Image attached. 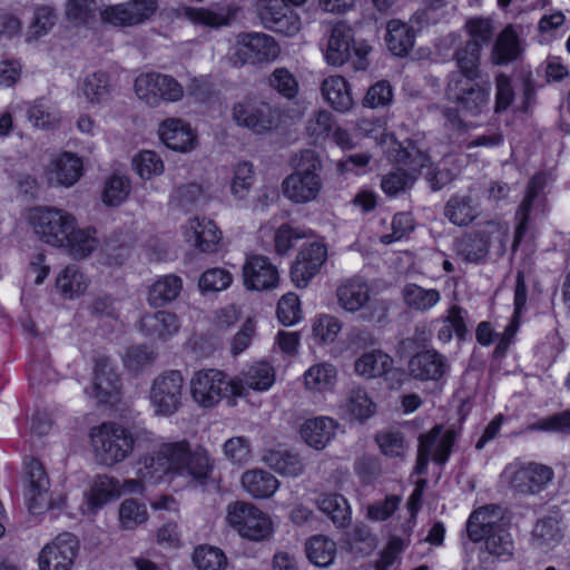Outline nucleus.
<instances>
[{"label": "nucleus", "instance_id": "obj_1", "mask_svg": "<svg viewBox=\"0 0 570 570\" xmlns=\"http://www.w3.org/2000/svg\"><path fill=\"white\" fill-rule=\"evenodd\" d=\"M322 171L320 155L311 149L303 150L295 170L282 183L284 197L298 205L316 200L324 185Z\"/></svg>", "mask_w": 570, "mask_h": 570}, {"label": "nucleus", "instance_id": "obj_2", "mask_svg": "<svg viewBox=\"0 0 570 570\" xmlns=\"http://www.w3.org/2000/svg\"><path fill=\"white\" fill-rule=\"evenodd\" d=\"M140 434L147 435L148 432L140 431L134 435L130 430L117 423H102L91 432L97 459L108 466L122 462L134 451Z\"/></svg>", "mask_w": 570, "mask_h": 570}, {"label": "nucleus", "instance_id": "obj_3", "mask_svg": "<svg viewBox=\"0 0 570 570\" xmlns=\"http://www.w3.org/2000/svg\"><path fill=\"white\" fill-rule=\"evenodd\" d=\"M190 395L200 407H213L224 397L242 396L244 385L239 379H228L217 368L196 371L189 382Z\"/></svg>", "mask_w": 570, "mask_h": 570}, {"label": "nucleus", "instance_id": "obj_4", "mask_svg": "<svg viewBox=\"0 0 570 570\" xmlns=\"http://www.w3.org/2000/svg\"><path fill=\"white\" fill-rule=\"evenodd\" d=\"M490 96L491 83L488 79L448 76L445 97L468 116L478 117L488 110Z\"/></svg>", "mask_w": 570, "mask_h": 570}, {"label": "nucleus", "instance_id": "obj_5", "mask_svg": "<svg viewBox=\"0 0 570 570\" xmlns=\"http://www.w3.org/2000/svg\"><path fill=\"white\" fill-rule=\"evenodd\" d=\"M187 451V440L169 441L161 443L153 453L144 455L139 464L138 475L150 483L176 478Z\"/></svg>", "mask_w": 570, "mask_h": 570}, {"label": "nucleus", "instance_id": "obj_6", "mask_svg": "<svg viewBox=\"0 0 570 570\" xmlns=\"http://www.w3.org/2000/svg\"><path fill=\"white\" fill-rule=\"evenodd\" d=\"M29 223L45 243L62 247L76 226L75 217L66 210L37 207L30 212Z\"/></svg>", "mask_w": 570, "mask_h": 570}, {"label": "nucleus", "instance_id": "obj_7", "mask_svg": "<svg viewBox=\"0 0 570 570\" xmlns=\"http://www.w3.org/2000/svg\"><path fill=\"white\" fill-rule=\"evenodd\" d=\"M137 97L149 107L177 102L184 97V87L173 76L157 71L140 73L135 80Z\"/></svg>", "mask_w": 570, "mask_h": 570}, {"label": "nucleus", "instance_id": "obj_8", "mask_svg": "<svg viewBox=\"0 0 570 570\" xmlns=\"http://www.w3.org/2000/svg\"><path fill=\"white\" fill-rule=\"evenodd\" d=\"M227 523L239 535L253 541H261L272 533L271 518L253 503L236 501L227 507Z\"/></svg>", "mask_w": 570, "mask_h": 570}, {"label": "nucleus", "instance_id": "obj_9", "mask_svg": "<svg viewBox=\"0 0 570 570\" xmlns=\"http://www.w3.org/2000/svg\"><path fill=\"white\" fill-rule=\"evenodd\" d=\"M184 384V376L177 370L165 371L154 379L149 400L156 415L171 416L181 407Z\"/></svg>", "mask_w": 570, "mask_h": 570}, {"label": "nucleus", "instance_id": "obj_10", "mask_svg": "<svg viewBox=\"0 0 570 570\" xmlns=\"http://www.w3.org/2000/svg\"><path fill=\"white\" fill-rule=\"evenodd\" d=\"M232 118L237 126L262 135L277 126L279 111L268 102L245 97L233 106Z\"/></svg>", "mask_w": 570, "mask_h": 570}, {"label": "nucleus", "instance_id": "obj_11", "mask_svg": "<svg viewBox=\"0 0 570 570\" xmlns=\"http://www.w3.org/2000/svg\"><path fill=\"white\" fill-rule=\"evenodd\" d=\"M279 55V47L275 39L263 32H242L236 37V47L233 56L235 66L245 63L268 62Z\"/></svg>", "mask_w": 570, "mask_h": 570}, {"label": "nucleus", "instance_id": "obj_12", "mask_svg": "<svg viewBox=\"0 0 570 570\" xmlns=\"http://www.w3.org/2000/svg\"><path fill=\"white\" fill-rule=\"evenodd\" d=\"M554 476L553 470L544 464L528 463L508 466L502 473L505 482L517 492L537 494L541 492Z\"/></svg>", "mask_w": 570, "mask_h": 570}, {"label": "nucleus", "instance_id": "obj_13", "mask_svg": "<svg viewBox=\"0 0 570 570\" xmlns=\"http://www.w3.org/2000/svg\"><path fill=\"white\" fill-rule=\"evenodd\" d=\"M256 13L264 28L284 36H294L301 29V18L285 0H259Z\"/></svg>", "mask_w": 570, "mask_h": 570}, {"label": "nucleus", "instance_id": "obj_14", "mask_svg": "<svg viewBox=\"0 0 570 570\" xmlns=\"http://www.w3.org/2000/svg\"><path fill=\"white\" fill-rule=\"evenodd\" d=\"M26 473L29 480V510L33 514H41L47 510L60 508L65 499L60 497L53 501L49 493L50 481L42 463L30 459L26 463Z\"/></svg>", "mask_w": 570, "mask_h": 570}, {"label": "nucleus", "instance_id": "obj_15", "mask_svg": "<svg viewBox=\"0 0 570 570\" xmlns=\"http://www.w3.org/2000/svg\"><path fill=\"white\" fill-rule=\"evenodd\" d=\"M327 258L325 244L314 242L303 246L291 267L292 282L298 288H305L320 272Z\"/></svg>", "mask_w": 570, "mask_h": 570}, {"label": "nucleus", "instance_id": "obj_16", "mask_svg": "<svg viewBox=\"0 0 570 570\" xmlns=\"http://www.w3.org/2000/svg\"><path fill=\"white\" fill-rule=\"evenodd\" d=\"M352 49L360 58V65H363V58L368 52V47L354 43V35L351 27L345 23L335 24L330 32L325 49V59L332 66H342L350 57Z\"/></svg>", "mask_w": 570, "mask_h": 570}, {"label": "nucleus", "instance_id": "obj_17", "mask_svg": "<svg viewBox=\"0 0 570 570\" xmlns=\"http://www.w3.org/2000/svg\"><path fill=\"white\" fill-rule=\"evenodd\" d=\"M79 550V542L71 533H61L46 544L39 554L41 570H70Z\"/></svg>", "mask_w": 570, "mask_h": 570}, {"label": "nucleus", "instance_id": "obj_18", "mask_svg": "<svg viewBox=\"0 0 570 570\" xmlns=\"http://www.w3.org/2000/svg\"><path fill=\"white\" fill-rule=\"evenodd\" d=\"M157 9V0H132L107 8L102 17L115 26H134L148 20Z\"/></svg>", "mask_w": 570, "mask_h": 570}, {"label": "nucleus", "instance_id": "obj_19", "mask_svg": "<svg viewBox=\"0 0 570 570\" xmlns=\"http://www.w3.org/2000/svg\"><path fill=\"white\" fill-rule=\"evenodd\" d=\"M243 281L249 291H269L278 285V272L267 257L253 255L243 266Z\"/></svg>", "mask_w": 570, "mask_h": 570}, {"label": "nucleus", "instance_id": "obj_20", "mask_svg": "<svg viewBox=\"0 0 570 570\" xmlns=\"http://www.w3.org/2000/svg\"><path fill=\"white\" fill-rule=\"evenodd\" d=\"M120 392V380L110 360L99 357L94 368V381L90 395L99 403H115Z\"/></svg>", "mask_w": 570, "mask_h": 570}, {"label": "nucleus", "instance_id": "obj_21", "mask_svg": "<svg viewBox=\"0 0 570 570\" xmlns=\"http://www.w3.org/2000/svg\"><path fill=\"white\" fill-rule=\"evenodd\" d=\"M448 358L436 350H425L409 361L410 375L420 381H439L449 371Z\"/></svg>", "mask_w": 570, "mask_h": 570}, {"label": "nucleus", "instance_id": "obj_22", "mask_svg": "<svg viewBox=\"0 0 570 570\" xmlns=\"http://www.w3.org/2000/svg\"><path fill=\"white\" fill-rule=\"evenodd\" d=\"M546 175L538 173L533 175L527 185L525 196L515 213L518 225L514 233L512 245L513 249L517 248L527 232L530 212L532 208L539 206L544 199L542 191L546 187Z\"/></svg>", "mask_w": 570, "mask_h": 570}, {"label": "nucleus", "instance_id": "obj_23", "mask_svg": "<svg viewBox=\"0 0 570 570\" xmlns=\"http://www.w3.org/2000/svg\"><path fill=\"white\" fill-rule=\"evenodd\" d=\"M214 470V460L209 452L202 445H191L187 441V451L184 455L180 466H178L176 478H189L199 483L205 482Z\"/></svg>", "mask_w": 570, "mask_h": 570}, {"label": "nucleus", "instance_id": "obj_24", "mask_svg": "<svg viewBox=\"0 0 570 570\" xmlns=\"http://www.w3.org/2000/svg\"><path fill=\"white\" fill-rule=\"evenodd\" d=\"M240 8L234 2L223 1L209 8H186L185 13L195 23L212 28L229 26L237 17Z\"/></svg>", "mask_w": 570, "mask_h": 570}, {"label": "nucleus", "instance_id": "obj_25", "mask_svg": "<svg viewBox=\"0 0 570 570\" xmlns=\"http://www.w3.org/2000/svg\"><path fill=\"white\" fill-rule=\"evenodd\" d=\"M338 305L348 313L362 311L370 302L371 286L360 277L354 276L340 283L336 288Z\"/></svg>", "mask_w": 570, "mask_h": 570}, {"label": "nucleus", "instance_id": "obj_26", "mask_svg": "<svg viewBox=\"0 0 570 570\" xmlns=\"http://www.w3.org/2000/svg\"><path fill=\"white\" fill-rule=\"evenodd\" d=\"M502 510L500 507L490 504L475 510L466 522V534L473 542H480L484 535L495 532L497 529H504L501 523Z\"/></svg>", "mask_w": 570, "mask_h": 570}, {"label": "nucleus", "instance_id": "obj_27", "mask_svg": "<svg viewBox=\"0 0 570 570\" xmlns=\"http://www.w3.org/2000/svg\"><path fill=\"white\" fill-rule=\"evenodd\" d=\"M140 331L153 340L167 341L180 330L178 316L169 311H158L144 315L139 321Z\"/></svg>", "mask_w": 570, "mask_h": 570}, {"label": "nucleus", "instance_id": "obj_28", "mask_svg": "<svg viewBox=\"0 0 570 570\" xmlns=\"http://www.w3.org/2000/svg\"><path fill=\"white\" fill-rule=\"evenodd\" d=\"M185 235L203 253L216 252L222 238V233L213 220L198 217L188 220Z\"/></svg>", "mask_w": 570, "mask_h": 570}, {"label": "nucleus", "instance_id": "obj_29", "mask_svg": "<svg viewBox=\"0 0 570 570\" xmlns=\"http://www.w3.org/2000/svg\"><path fill=\"white\" fill-rule=\"evenodd\" d=\"M163 142L170 149L186 153L194 148L196 135L189 125L180 119H167L159 128Z\"/></svg>", "mask_w": 570, "mask_h": 570}, {"label": "nucleus", "instance_id": "obj_30", "mask_svg": "<svg viewBox=\"0 0 570 570\" xmlns=\"http://www.w3.org/2000/svg\"><path fill=\"white\" fill-rule=\"evenodd\" d=\"M337 423L328 416L306 420L301 426V435L307 445L323 450L333 439Z\"/></svg>", "mask_w": 570, "mask_h": 570}, {"label": "nucleus", "instance_id": "obj_31", "mask_svg": "<svg viewBox=\"0 0 570 570\" xmlns=\"http://www.w3.org/2000/svg\"><path fill=\"white\" fill-rule=\"evenodd\" d=\"M337 370L328 362H321L308 367L303 375L305 390L312 393H326L334 390Z\"/></svg>", "mask_w": 570, "mask_h": 570}, {"label": "nucleus", "instance_id": "obj_32", "mask_svg": "<svg viewBox=\"0 0 570 570\" xmlns=\"http://www.w3.org/2000/svg\"><path fill=\"white\" fill-rule=\"evenodd\" d=\"M479 214V205L470 195H453L444 205V216L456 226H468Z\"/></svg>", "mask_w": 570, "mask_h": 570}, {"label": "nucleus", "instance_id": "obj_33", "mask_svg": "<svg viewBox=\"0 0 570 570\" xmlns=\"http://www.w3.org/2000/svg\"><path fill=\"white\" fill-rule=\"evenodd\" d=\"M321 92L327 104L336 111L346 112L354 104L348 85L341 76L325 78L321 86Z\"/></svg>", "mask_w": 570, "mask_h": 570}, {"label": "nucleus", "instance_id": "obj_34", "mask_svg": "<svg viewBox=\"0 0 570 570\" xmlns=\"http://www.w3.org/2000/svg\"><path fill=\"white\" fill-rule=\"evenodd\" d=\"M521 55L520 39L513 26H507L497 37L491 52L494 65H507Z\"/></svg>", "mask_w": 570, "mask_h": 570}, {"label": "nucleus", "instance_id": "obj_35", "mask_svg": "<svg viewBox=\"0 0 570 570\" xmlns=\"http://www.w3.org/2000/svg\"><path fill=\"white\" fill-rule=\"evenodd\" d=\"M183 289V279L174 274L159 277L148 291L147 302L153 307H163L176 301Z\"/></svg>", "mask_w": 570, "mask_h": 570}, {"label": "nucleus", "instance_id": "obj_36", "mask_svg": "<svg viewBox=\"0 0 570 570\" xmlns=\"http://www.w3.org/2000/svg\"><path fill=\"white\" fill-rule=\"evenodd\" d=\"M405 306L415 312H428L441 301V293L436 288H424L414 283H407L401 291Z\"/></svg>", "mask_w": 570, "mask_h": 570}, {"label": "nucleus", "instance_id": "obj_37", "mask_svg": "<svg viewBox=\"0 0 570 570\" xmlns=\"http://www.w3.org/2000/svg\"><path fill=\"white\" fill-rule=\"evenodd\" d=\"M415 33L412 27L400 20H391L386 26L385 41L389 50L397 57L406 56L413 48Z\"/></svg>", "mask_w": 570, "mask_h": 570}, {"label": "nucleus", "instance_id": "obj_38", "mask_svg": "<svg viewBox=\"0 0 570 570\" xmlns=\"http://www.w3.org/2000/svg\"><path fill=\"white\" fill-rule=\"evenodd\" d=\"M242 484L245 491L256 499L272 497L279 487L278 480L264 470L246 471L242 475Z\"/></svg>", "mask_w": 570, "mask_h": 570}, {"label": "nucleus", "instance_id": "obj_39", "mask_svg": "<svg viewBox=\"0 0 570 570\" xmlns=\"http://www.w3.org/2000/svg\"><path fill=\"white\" fill-rule=\"evenodd\" d=\"M318 509L326 514L333 524L344 529L351 523V508L347 500L336 493H324L317 499Z\"/></svg>", "mask_w": 570, "mask_h": 570}, {"label": "nucleus", "instance_id": "obj_40", "mask_svg": "<svg viewBox=\"0 0 570 570\" xmlns=\"http://www.w3.org/2000/svg\"><path fill=\"white\" fill-rule=\"evenodd\" d=\"M490 238L485 232L473 230L463 235L456 243V250L464 261L476 263L487 257Z\"/></svg>", "mask_w": 570, "mask_h": 570}, {"label": "nucleus", "instance_id": "obj_41", "mask_svg": "<svg viewBox=\"0 0 570 570\" xmlns=\"http://www.w3.org/2000/svg\"><path fill=\"white\" fill-rule=\"evenodd\" d=\"M263 460L267 466L286 476H297L304 470L299 455L287 450H267Z\"/></svg>", "mask_w": 570, "mask_h": 570}, {"label": "nucleus", "instance_id": "obj_42", "mask_svg": "<svg viewBox=\"0 0 570 570\" xmlns=\"http://www.w3.org/2000/svg\"><path fill=\"white\" fill-rule=\"evenodd\" d=\"M392 366L393 358L381 351L364 353L354 364L355 372L366 379L385 375L392 371Z\"/></svg>", "mask_w": 570, "mask_h": 570}, {"label": "nucleus", "instance_id": "obj_43", "mask_svg": "<svg viewBox=\"0 0 570 570\" xmlns=\"http://www.w3.org/2000/svg\"><path fill=\"white\" fill-rule=\"evenodd\" d=\"M481 49L474 43L465 42L464 46L458 48L454 52V60L456 70L449 73V76L461 75L463 77H481Z\"/></svg>", "mask_w": 570, "mask_h": 570}, {"label": "nucleus", "instance_id": "obj_44", "mask_svg": "<svg viewBox=\"0 0 570 570\" xmlns=\"http://www.w3.org/2000/svg\"><path fill=\"white\" fill-rule=\"evenodd\" d=\"M81 170V160L71 154L65 153L55 160L50 179L58 185L70 187L78 181Z\"/></svg>", "mask_w": 570, "mask_h": 570}, {"label": "nucleus", "instance_id": "obj_45", "mask_svg": "<svg viewBox=\"0 0 570 570\" xmlns=\"http://www.w3.org/2000/svg\"><path fill=\"white\" fill-rule=\"evenodd\" d=\"M393 158L399 168H403L409 174H413L415 179L420 175L421 170L424 167L429 166L430 157L428 154L421 151L416 146L409 144L403 147L399 145L397 148L394 149Z\"/></svg>", "mask_w": 570, "mask_h": 570}, {"label": "nucleus", "instance_id": "obj_46", "mask_svg": "<svg viewBox=\"0 0 570 570\" xmlns=\"http://www.w3.org/2000/svg\"><path fill=\"white\" fill-rule=\"evenodd\" d=\"M305 550L307 558L315 566L328 567L334 561L336 543L325 535H316L306 542Z\"/></svg>", "mask_w": 570, "mask_h": 570}, {"label": "nucleus", "instance_id": "obj_47", "mask_svg": "<svg viewBox=\"0 0 570 570\" xmlns=\"http://www.w3.org/2000/svg\"><path fill=\"white\" fill-rule=\"evenodd\" d=\"M56 286L65 298H73L86 291L87 282L78 267L70 265L58 275Z\"/></svg>", "mask_w": 570, "mask_h": 570}, {"label": "nucleus", "instance_id": "obj_48", "mask_svg": "<svg viewBox=\"0 0 570 570\" xmlns=\"http://www.w3.org/2000/svg\"><path fill=\"white\" fill-rule=\"evenodd\" d=\"M239 379L243 385L257 391L268 390L275 382V371L267 362H257L248 367Z\"/></svg>", "mask_w": 570, "mask_h": 570}, {"label": "nucleus", "instance_id": "obj_49", "mask_svg": "<svg viewBox=\"0 0 570 570\" xmlns=\"http://www.w3.org/2000/svg\"><path fill=\"white\" fill-rule=\"evenodd\" d=\"M81 91L91 104H100L110 96V79L104 71L87 76L82 82Z\"/></svg>", "mask_w": 570, "mask_h": 570}, {"label": "nucleus", "instance_id": "obj_50", "mask_svg": "<svg viewBox=\"0 0 570 570\" xmlns=\"http://www.w3.org/2000/svg\"><path fill=\"white\" fill-rule=\"evenodd\" d=\"M193 562L198 570H225L227 558L217 547L202 544L195 548Z\"/></svg>", "mask_w": 570, "mask_h": 570}, {"label": "nucleus", "instance_id": "obj_51", "mask_svg": "<svg viewBox=\"0 0 570 570\" xmlns=\"http://www.w3.org/2000/svg\"><path fill=\"white\" fill-rule=\"evenodd\" d=\"M344 407L356 420L368 419L375 411V404L362 387H354L347 393Z\"/></svg>", "mask_w": 570, "mask_h": 570}, {"label": "nucleus", "instance_id": "obj_52", "mask_svg": "<svg viewBox=\"0 0 570 570\" xmlns=\"http://www.w3.org/2000/svg\"><path fill=\"white\" fill-rule=\"evenodd\" d=\"M465 30L470 38L466 42L476 45L481 50L494 38V26L489 18L474 17L466 20Z\"/></svg>", "mask_w": 570, "mask_h": 570}, {"label": "nucleus", "instance_id": "obj_53", "mask_svg": "<svg viewBox=\"0 0 570 570\" xmlns=\"http://www.w3.org/2000/svg\"><path fill=\"white\" fill-rule=\"evenodd\" d=\"M415 183V176L403 168L389 171L381 179V188L390 197L410 190Z\"/></svg>", "mask_w": 570, "mask_h": 570}, {"label": "nucleus", "instance_id": "obj_54", "mask_svg": "<svg viewBox=\"0 0 570 570\" xmlns=\"http://www.w3.org/2000/svg\"><path fill=\"white\" fill-rule=\"evenodd\" d=\"M98 245L96 237L89 230L72 228L62 247H68L69 254L77 259L87 257Z\"/></svg>", "mask_w": 570, "mask_h": 570}, {"label": "nucleus", "instance_id": "obj_55", "mask_svg": "<svg viewBox=\"0 0 570 570\" xmlns=\"http://www.w3.org/2000/svg\"><path fill=\"white\" fill-rule=\"evenodd\" d=\"M428 433H435L431 444V458L438 464H444L452 451L455 433L451 430L443 431L441 425H435Z\"/></svg>", "mask_w": 570, "mask_h": 570}, {"label": "nucleus", "instance_id": "obj_56", "mask_svg": "<svg viewBox=\"0 0 570 570\" xmlns=\"http://www.w3.org/2000/svg\"><path fill=\"white\" fill-rule=\"evenodd\" d=\"M254 181L253 165L248 161L238 163L234 167L230 191L236 198L243 199L248 195Z\"/></svg>", "mask_w": 570, "mask_h": 570}, {"label": "nucleus", "instance_id": "obj_57", "mask_svg": "<svg viewBox=\"0 0 570 570\" xmlns=\"http://www.w3.org/2000/svg\"><path fill=\"white\" fill-rule=\"evenodd\" d=\"M483 540L485 551L498 559L510 558L513 553V541L505 528L484 535Z\"/></svg>", "mask_w": 570, "mask_h": 570}, {"label": "nucleus", "instance_id": "obj_58", "mask_svg": "<svg viewBox=\"0 0 570 570\" xmlns=\"http://www.w3.org/2000/svg\"><path fill=\"white\" fill-rule=\"evenodd\" d=\"M29 120L39 128H50L58 124L59 116L55 107L45 99L35 100L28 109Z\"/></svg>", "mask_w": 570, "mask_h": 570}, {"label": "nucleus", "instance_id": "obj_59", "mask_svg": "<svg viewBox=\"0 0 570 570\" xmlns=\"http://www.w3.org/2000/svg\"><path fill=\"white\" fill-rule=\"evenodd\" d=\"M66 17L75 26L88 24L95 19L96 0H67Z\"/></svg>", "mask_w": 570, "mask_h": 570}, {"label": "nucleus", "instance_id": "obj_60", "mask_svg": "<svg viewBox=\"0 0 570 570\" xmlns=\"http://www.w3.org/2000/svg\"><path fill=\"white\" fill-rule=\"evenodd\" d=\"M121 494L120 481L107 475H98L92 488L91 503L101 507L108 500Z\"/></svg>", "mask_w": 570, "mask_h": 570}, {"label": "nucleus", "instance_id": "obj_61", "mask_svg": "<svg viewBox=\"0 0 570 570\" xmlns=\"http://www.w3.org/2000/svg\"><path fill=\"white\" fill-rule=\"evenodd\" d=\"M375 441L381 452L389 458L403 459L406 452V444L401 432L382 431L376 434Z\"/></svg>", "mask_w": 570, "mask_h": 570}, {"label": "nucleus", "instance_id": "obj_62", "mask_svg": "<svg viewBox=\"0 0 570 570\" xmlns=\"http://www.w3.org/2000/svg\"><path fill=\"white\" fill-rule=\"evenodd\" d=\"M130 193V181L125 176L112 175L105 184L102 200L107 205L121 204Z\"/></svg>", "mask_w": 570, "mask_h": 570}, {"label": "nucleus", "instance_id": "obj_63", "mask_svg": "<svg viewBox=\"0 0 570 570\" xmlns=\"http://www.w3.org/2000/svg\"><path fill=\"white\" fill-rule=\"evenodd\" d=\"M147 518L148 512L145 504L139 503L137 500L127 499L120 504L119 520L122 528L132 529L144 523Z\"/></svg>", "mask_w": 570, "mask_h": 570}, {"label": "nucleus", "instance_id": "obj_64", "mask_svg": "<svg viewBox=\"0 0 570 570\" xmlns=\"http://www.w3.org/2000/svg\"><path fill=\"white\" fill-rule=\"evenodd\" d=\"M232 282L233 276L228 271L215 267L202 274L198 286L203 292H219L229 287Z\"/></svg>", "mask_w": 570, "mask_h": 570}]
</instances>
